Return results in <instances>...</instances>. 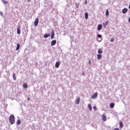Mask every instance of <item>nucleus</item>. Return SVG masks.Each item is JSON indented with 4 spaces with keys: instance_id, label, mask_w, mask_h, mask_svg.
<instances>
[{
    "instance_id": "obj_16",
    "label": "nucleus",
    "mask_w": 130,
    "mask_h": 130,
    "mask_svg": "<svg viewBox=\"0 0 130 130\" xmlns=\"http://www.w3.org/2000/svg\"><path fill=\"white\" fill-rule=\"evenodd\" d=\"M2 3H3V4H5V5H8L9 4V2H8V1H6V0H2Z\"/></svg>"
},
{
    "instance_id": "obj_18",
    "label": "nucleus",
    "mask_w": 130,
    "mask_h": 130,
    "mask_svg": "<svg viewBox=\"0 0 130 130\" xmlns=\"http://www.w3.org/2000/svg\"><path fill=\"white\" fill-rule=\"evenodd\" d=\"M16 124L17 125H20L21 124V120L20 119L17 120Z\"/></svg>"
},
{
    "instance_id": "obj_28",
    "label": "nucleus",
    "mask_w": 130,
    "mask_h": 130,
    "mask_svg": "<svg viewBox=\"0 0 130 130\" xmlns=\"http://www.w3.org/2000/svg\"><path fill=\"white\" fill-rule=\"evenodd\" d=\"M0 15L1 16H4V13L3 12V11H0Z\"/></svg>"
},
{
    "instance_id": "obj_8",
    "label": "nucleus",
    "mask_w": 130,
    "mask_h": 130,
    "mask_svg": "<svg viewBox=\"0 0 130 130\" xmlns=\"http://www.w3.org/2000/svg\"><path fill=\"white\" fill-rule=\"evenodd\" d=\"M60 65V63H59V62L57 61L55 63V68H56L57 69H58V68H59V66Z\"/></svg>"
},
{
    "instance_id": "obj_9",
    "label": "nucleus",
    "mask_w": 130,
    "mask_h": 130,
    "mask_svg": "<svg viewBox=\"0 0 130 130\" xmlns=\"http://www.w3.org/2000/svg\"><path fill=\"white\" fill-rule=\"evenodd\" d=\"M17 34H21V29L20 28V26H19L17 28Z\"/></svg>"
},
{
    "instance_id": "obj_22",
    "label": "nucleus",
    "mask_w": 130,
    "mask_h": 130,
    "mask_svg": "<svg viewBox=\"0 0 130 130\" xmlns=\"http://www.w3.org/2000/svg\"><path fill=\"white\" fill-rule=\"evenodd\" d=\"M84 16L85 19H88V16H89V14H88V13H85L84 14Z\"/></svg>"
},
{
    "instance_id": "obj_31",
    "label": "nucleus",
    "mask_w": 130,
    "mask_h": 130,
    "mask_svg": "<svg viewBox=\"0 0 130 130\" xmlns=\"http://www.w3.org/2000/svg\"><path fill=\"white\" fill-rule=\"evenodd\" d=\"M113 41H114V39L112 38V39H111V42H113Z\"/></svg>"
},
{
    "instance_id": "obj_24",
    "label": "nucleus",
    "mask_w": 130,
    "mask_h": 130,
    "mask_svg": "<svg viewBox=\"0 0 130 130\" xmlns=\"http://www.w3.org/2000/svg\"><path fill=\"white\" fill-rule=\"evenodd\" d=\"M98 53H99L100 54H101L103 53V51H102V50L100 49L98 50Z\"/></svg>"
},
{
    "instance_id": "obj_13",
    "label": "nucleus",
    "mask_w": 130,
    "mask_h": 130,
    "mask_svg": "<svg viewBox=\"0 0 130 130\" xmlns=\"http://www.w3.org/2000/svg\"><path fill=\"white\" fill-rule=\"evenodd\" d=\"M104 27V28H106V27L108 25V21H106V22L103 23Z\"/></svg>"
},
{
    "instance_id": "obj_32",
    "label": "nucleus",
    "mask_w": 130,
    "mask_h": 130,
    "mask_svg": "<svg viewBox=\"0 0 130 130\" xmlns=\"http://www.w3.org/2000/svg\"><path fill=\"white\" fill-rule=\"evenodd\" d=\"M87 0H86L85 1V5H87Z\"/></svg>"
},
{
    "instance_id": "obj_6",
    "label": "nucleus",
    "mask_w": 130,
    "mask_h": 130,
    "mask_svg": "<svg viewBox=\"0 0 130 130\" xmlns=\"http://www.w3.org/2000/svg\"><path fill=\"white\" fill-rule=\"evenodd\" d=\"M55 44H56V40H55L51 41V46H54Z\"/></svg>"
},
{
    "instance_id": "obj_14",
    "label": "nucleus",
    "mask_w": 130,
    "mask_h": 130,
    "mask_svg": "<svg viewBox=\"0 0 130 130\" xmlns=\"http://www.w3.org/2000/svg\"><path fill=\"white\" fill-rule=\"evenodd\" d=\"M97 57H98V59H101V58H102V55L99 54L97 55Z\"/></svg>"
},
{
    "instance_id": "obj_2",
    "label": "nucleus",
    "mask_w": 130,
    "mask_h": 130,
    "mask_svg": "<svg viewBox=\"0 0 130 130\" xmlns=\"http://www.w3.org/2000/svg\"><path fill=\"white\" fill-rule=\"evenodd\" d=\"M38 23H39V19L36 18L34 22V25L35 27H37V26H38Z\"/></svg>"
},
{
    "instance_id": "obj_29",
    "label": "nucleus",
    "mask_w": 130,
    "mask_h": 130,
    "mask_svg": "<svg viewBox=\"0 0 130 130\" xmlns=\"http://www.w3.org/2000/svg\"><path fill=\"white\" fill-rule=\"evenodd\" d=\"M88 63H89V64H92V63L91 62V60L90 59L89 60Z\"/></svg>"
},
{
    "instance_id": "obj_4",
    "label": "nucleus",
    "mask_w": 130,
    "mask_h": 130,
    "mask_svg": "<svg viewBox=\"0 0 130 130\" xmlns=\"http://www.w3.org/2000/svg\"><path fill=\"white\" fill-rule=\"evenodd\" d=\"M127 11H128V9L126 8H124L122 10V13L123 14H126L127 13Z\"/></svg>"
},
{
    "instance_id": "obj_34",
    "label": "nucleus",
    "mask_w": 130,
    "mask_h": 130,
    "mask_svg": "<svg viewBox=\"0 0 130 130\" xmlns=\"http://www.w3.org/2000/svg\"><path fill=\"white\" fill-rule=\"evenodd\" d=\"M31 2V0H27V3H30Z\"/></svg>"
},
{
    "instance_id": "obj_17",
    "label": "nucleus",
    "mask_w": 130,
    "mask_h": 130,
    "mask_svg": "<svg viewBox=\"0 0 130 130\" xmlns=\"http://www.w3.org/2000/svg\"><path fill=\"white\" fill-rule=\"evenodd\" d=\"M80 103V99H77L75 101L76 104H79Z\"/></svg>"
},
{
    "instance_id": "obj_37",
    "label": "nucleus",
    "mask_w": 130,
    "mask_h": 130,
    "mask_svg": "<svg viewBox=\"0 0 130 130\" xmlns=\"http://www.w3.org/2000/svg\"><path fill=\"white\" fill-rule=\"evenodd\" d=\"M77 98H79V97H77Z\"/></svg>"
},
{
    "instance_id": "obj_26",
    "label": "nucleus",
    "mask_w": 130,
    "mask_h": 130,
    "mask_svg": "<svg viewBox=\"0 0 130 130\" xmlns=\"http://www.w3.org/2000/svg\"><path fill=\"white\" fill-rule=\"evenodd\" d=\"M97 37L99 38H102V36L100 34H98L97 35Z\"/></svg>"
},
{
    "instance_id": "obj_11",
    "label": "nucleus",
    "mask_w": 130,
    "mask_h": 130,
    "mask_svg": "<svg viewBox=\"0 0 130 130\" xmlns=\"http://www.w3.org/2000/svg\"><path fill=\"white\" fill-rule=\"evenodd\" d=\"M119 125H120V128H122V127H123V123H122V121H119Z\"/></svg>"
},
{
    "instance_id": "obj_19",
    "label": "nucleus",
    "mask_w": 130,
    "mask_h": 130,
    "mask_svg": "<svg viewBox=\"0 0 130 130\" xmlns=\"http://www.w3.org/2000/svg\"><path fill=\"white\" fill-rule=\"evenodd\" d=\"M106 17H108V16H109V12L108 11V9L106 10Z\"/></svg>"
},
{
    "instance_id": "obj_15",
    "label": "nucleus",
    "mask_w": 130,
    "mask_h": 130,
    "mask_svg": "<svg viewBox=\"0 0 130 130\" xmlns=\"http://www.w3.org/2000/svg\"><path fill=\"white\" fill-rule=\"evenodd\" d=\"M23 86L24 89H27L28 88V85L26 83H24Z\"/></svg>"
},
{
    "instance_id": "obj_20",
    "label": "nucleus",
    "mask_w": 130,
    "mask_h": 130,
    "mask_svg": "<svg viewBox=\"0 0 130 130\" xmlns=\"http://www.w3.org/2000/svg\"><path fill=\"white\" fill-rule=\"evenodd\" d=\"M88 107L90 111H92V106H91V104H89L88 105Z\"/></svg>"
},
{
    "instance_id": "obj_3",
    "label": "nucleus",
    "mask_w": 130,
    "mask_h": 130,
    "mask_svg": "<svg viewBox=\"0 0 130 130\" xmlns=\"http://www.w3.org/2000/svg\"><path fill=\"white\" fill-rule=\"evenodd\" d=\"M102 119L103 121H106L107 120V118L106 117V115H105V114H103L102 115Z\"/></svg>"
},
{
    "instance_id": "obj_36",
    "label": "nucleus",
    "mask_w": 130,
    "mask_h": 130,
    "mask_svg": "<svg viewBox=\"0 0 130 130\" xmlns=\"http://www.w3.org/2000/svg\"><path fill=\"white\" fill-rule=\"evenodd\" d=\"M29 100H30V99H29V98L28 99V101H29Z\"/></svg>"
},
{
    "instance_id": "obj_25",
    "label": "nucleus",
    "mask_w": 130,
    "mask_h": 130,
    "mask_svg": "<svg viewBox=\"0 0 130 130\" xmlns=\"http://www.w3.org/2000/svg\"><path fill=\"white\" fill-rule=\"evenodd\" d=\"M13 79L14 81H16V74L15 73L13 74Z\"/></svg>"
},
{
    "instance_id": "obj_1",
    "label": "nucleus",
    "mask_w": 130,
    "mask_h": 130,
    "mask_svg": "<svg viewBox=\"0 0 130 130\" xmlns=\"http://www.w3.org/2000/svg\"><path fill=\"white\" fill-rule=\"evenodd\" d=\"M9 120L11 123V124H14V123H15V116H14V115L11 114L9 118Z\"/></svg>"
},
{
    "instance_id": "obj_10",
    "label": "nucleus",
    "mask_w": 130,
    "mask_h": 130,
    "mask_svg": "<svg viewBox=\"0 0 130 130\" xmlns=\"http://www.w3.org/2000/svg\"><path fill=\"white\" fill-rule=\"evenodd\" d=\"M97 96H98V92H95L92 96V98H97Z\"/></svg>"
},
{
    "instance_id": "obj_35",
    "label": "nucleus",
    "mask_w": 130,
    "mask_h": 130,
    "mask_svg": "<svg viewBox=\"0 0 130 130\" xmlns=\"http://www.w3.org/2000/svg\"><path fill=\"white\" fill-rule=\"evenodd\" d=\"M128 21L129 23H130V17H129Z\"/></svg>"
},
{
    "instance_id": "obj_12",
    "label": "nucleus",
    "mask_w": 130,
    "mask_h": 130,
    "mask_svg": "<svg viewBox=\"0 0 130 130\" xmlns=\"http://www.w3.org/2000/svg\"><path fill=\"white\" fill-rule=\"evenodd\" d=\"M50 36V34H45L44 35V38H48Z\"/></svg>"
},
{
    "instance_id": "obj_27",
    "label": "nucleus",
    "mask_w": 130,
    "mask_h": 130,
    "mask_svg": "<svg viewBox=\"0 0 130 130\" xmlns=\"http://www.w3.org/2000/svg\"><path fill=\"white\" fill-rule=\"evenodd\" d=\"M76 8L78 9L79 8V4L78 3L75 4Z\"/></svg>"
},
{
    "instance_id": "obj_33",
    "label": "nucleus",
    "mask_w": 130,
    "mask_h": 130,
    "mask_svg": "<svg viewBox=\"0 0 130 130\" xmlns=\"http://www.w3.org/2000/svg\"><path fill=\"white\" fill-rule=\"evenodd\" d=\"M114 130H119V129L118 128H114Z\"/></svg>"
},
{
    "instance_id": "obj_7",
    "label": "nucleus",
    "mask_w": 130,
    "mask_h": 130,
    "mask_svg": "<svg viewBox=\"0 0 130 130\" xmlns=\"http://www.w3.org/2000/svg\"><path fill=\"white\" fill-rule=\"evenodd\" d=\"M102 24H99L98 26V31H100L102 29Z\"/></svg>"
},
{
    "instance_id": "obj_30",
    "label": "nucleus",
    "mask_w": 130,
    "mask_h": 130,
    "mask_svg": "<svg viewBox=\"0 0 130 130\" xmlns=\"http://www.w3.org/2000/svg\"><path fill=\"white\" fill-rule=\"evenodd\" d=\"M93 109H94V110H97V107H96V106H94V107H93Z\"/></svg>"
},
{
    "instance_id": "obj_21",
    "label": "nucleus",
    "mask_w": 130,
    "mask_h": 130,
    "mask_svg": "<svg viewBox=\"0 0 130 130\" xmlns=\"http://www.w3.org/2000/svg\"><path fill=\"white\" fill-rule=\"evenodd\" d=\"M110 107L111 108H113V107H114V104L113 103H111L110 104Z\"/></svg>"
},
{
    "instance_id": "obj_23",
    "label": "nucleus",
    "mask_w": 130,
    "mask_h": 130,
    "mask_svg": "<svg viewBox=\"0 0 130 130\" xmlns=\"http://www.w3.org/2000/svg\"><path fill=\"white\" fill-rule=\"evenodd\" d=\"M20 44L18 43L17 44L16 50H19L20 49Z\"/></svg>"
},
{
    "instance_id": "obj_5",
    "label": "nucleus",
    "mask_w": 130,
    "mask_h": 130,
    "mask_svg": "<svg viewBox=\"0 0 130 130\" xmlns=\"http://www.w3.org/2000/svg\"><path fill=\"white\" fill-rule=\"evenodd\" d=\"M55 35V34H54V30H53V29H52V34L51 35V39H53V38H54Z\"/></svg>"
}]
</instances>
